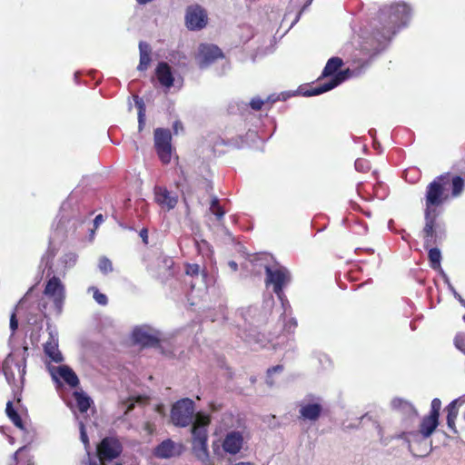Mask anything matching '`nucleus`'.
I'll list each match as a JSON object with an SVG mask.
<instances>
[{
    "instance_id": "c756f323",
    "label": "nucleus",
    "mask_w": 465,
    "mask_h": 465,
    "mask_svg": "<svg viewBox=\"0 0 465 465\" xmlns=\"http://www.w3.org/2000/svg\"><path fill=\"white\" fill-rule=\"evenodd\" d=\"M74 397L76 401V405L78 410L84 413L86 412L87 410L90 408L92 400L89 396H87L84 392L81 391H74Z\"/></svg>"
},
{
    "instance_id": "9d476101",
    "label": "nucleus",
    "mask_w": 465,
    "mask_h": 465,
    "mask_svg": "<svg viewBox=\"0 0 465 465\" xmlns=\"http://www.w3.org/2000/svg\"><path fill=\"white\" fill-rule=\"evenodd\" d=\"M394 438L403 440L408 444L409 451L413 457L422 458L428 456L432 450V441L430 438H420L408 430L402 431Z\"/></svg>"
},
{
    "instance_id": "de8ad7c7",
    "label": "nucleus",
    "mask_w": 465,
    "mask_h": 465,
    "mask_svg": "<svg viewBox=\"0 0 465 465\" xmlns=\"http://www.w3.org/2000/svg\"><path fill=\"white\" fill-rule=\"evenodd\" d=\"M297 326V321L294 319V318H292L291 320H289L287 322H285L284 324V328L288 331H292Z\"/></svg>"
},
{
    "instance_id": "a19ab883",
    "label": "nucleus",
    "mask_w": 465,
    "mask_h": 465,
    "mask_svg": "<svg viewBox=\"0 0 465 465\" xmlns=\"http://www.w3.org/2000/svg\"><path fill=\"white\" fill-rule=\"evenodd\" d=\"M454 345L461 352L465 354V333H458L454 338Z\"/></svg>"
},
{
    "instance_id": "9b49d317",
    "label": "nucleus",
    "mask_w": 465,
    "mask_h": 465,
    "mask_svg": "<svg viewBox=\"0 0 465 465\" xmlns=\"http://www.w3.org/2000/svg\"><path fill=\"white\" fill-rule=\"evenodd\" d=\"M122 451V443L115 437H105L97 445V458L102 465L118 458Z\"/></svg>"
},
{
    "instance_id": "4468645a",
    "label": "nucleus",
    "mask_w": 465,
    "mask_h": 465,
    "mask_svg": "<svg viewBox=\"0 0 465 465\" xmlns=\"http://www.w3.org/2000/svg\"><path fill=\"white\" fill-rule=\"evenodd\" d=\"M208 420L204 423L193 424L192 428L193 434V450L198 458L208 456L207 447V425Z\"/></svg>"
},
{
    "instance_id": "052dcab7",
    "label": "nucleus",
    "mask_w": 465,
    "mask_h": 465,
    "mask_svg": "<svg viewBox=\"0 0 465 465\" xmlns=\"http://www.w3.org/2000/svg\"><path fill=\"white\" fill-rule=\"evenodd\" d=\"M25 449V447H21L15 454L14 458L16 460V456L23 452V450Z\"/></svg>"
},
{
    "instance_id": "2eb2a0df",
    "label": "nucleus",
    "mask_w": 465,
    "mask_h": 465,
    "mask_svg": "<svg viewBox=\"0 0 465 465\" xmlns=\"http://www.w3.org/2000/svg\"><path fill=\"white\" fill-rule=\"evenodd\" d=\"M171 140L172 135L169 130L158 128L154 131V146L163 163H168L171 161Z\"/></svg>"
},
{
    "instance_id": "5701e85b",
    "label": "nucleus",
    "mask_w": 465,
    "mask_h": 465,
    "mask_svg": "<svg viewBox=\"0 0 465 465\" xmlns=\"http://www.w3.org/2000/svg\"><path fill=\"white\" fill-rule=\"evenodd\" d=\"M243 445V435L242 431L231 430L229 431L223 440V449L226 453L235 455L242 450Z\"/></svg>"
},
{
    "instance_id": "ddd939ff",
    "label": "nucleus",
    "mask_w": 465,
    "mask_h": 465,
    "mask_svg": "<svg viewBox=\"0 0 465 465\" xmlns=\"http://www.w3.org/2000/svg\"><path fill=\"white\" fill-rule=\"evenodd\" d=\"M185 25L191 31H198L207 25L208 15L206 10L199 5H192L185 11Z\"/></svg>"
},
{
    "instance_id": "f704fd0d",
    "label": "nucleus",
    "mask_w": 465,
    "mask_h": 465,
    "mask_svg": "<svg viewBox=\"0 0 465 465\" xmlns=\"http://www.w3.org/2000/svg\"><path fill=\"white\" fill-rule=\"evenodd\" d=\"M210 211L213 215H215L218 221H221L225 214V211L220 205L219 199L216 196H214L211 201Z\"/></svg>"
},
{
    "instance_id": "dca6fc26",
    "label": "nucleus",
    "mask_w": 465,
    "mask_h": 465,
    "mask_svg": "<svg viewBox=\"0 0 465 465\" xmlns=\"http://www.w3.org/2000/svg\"><path fill=\"white\" fill-rule=\"evenodd\" d=\"M238 318V325L241 326L242 322L243 328L247 331V325L259 326L266 322L267 312L262 313L258 307L250 306L247 308H242L236 312Z\"/></svg>"
},
{
    "instance_id": "a211bd4d",
    "label": "nucleus",
    "mask_w": 465,
    "mask_h": 465,
    "mask_svg": "<svg viewBox=\"0 0 465 465\" xmlns=\"http://www.w3.org/2000/svg\"><path fill=\"white\" fill-rule=\"evenodd\" d=\"M153 192L154 200L163 210L169 212L177 205L179 196L176 192L163 186H155Z\"/></svg>"
},
{
    "instance_id": "473e14b6",
    "label": "nucleus",
    "mask_w": 465,
    "mask_h": 465,
    "mask_svg": "<svg viewBox=\"0 0 465 465\" xmlns=\"http://www.w3.org/2000/svg\"><path fill=\"white\" fill-rule=\"evenodd\" d=\"M429 248V261L430 263V267L432 269H440V261H441V252L440 250L437 247H428Z\"/></svg>"
},
{
    "instance_id": "4be33fe9",
    "label": "nucleus",
    "mask_w": 465,
    "mask_h": 465,
    "mask_svg": "<svg viewBox=\"0 0 465 465\" xmlns=\"http://www.w3.org/2000/svg\"><path fill=\"white\" fill-rule=\"evenodd\" d=\"M153 333L148 326H138L133 331V339L135 343L143 346L156 347L159 344V339Z\"/></svg>"
},
{
    "instance_id": "39448f33",
    "label": "nucleus",
    "mask_w": 465,
    "mask_h": 465,
    "mask_svg": "<svg viewBox=\"0 0 465 465\" xmlns=\"http://www.w3.org/2000/svg\"><path fill=\"white\" fill-rule=\"evenodd\" d=\"M265 270V284L267 287L272 286L273 292L282 302V305L286 312V306L290 307L283 288L291 282L290 272L282 266L271 267L269 264H262Z\"/></svg>"
},
{
    "instance_id": "6e6d98bb",
    "label": "nucleus",
    "mask_w": 465,
    "mask_h": 465,
    "mask_svg": "<svg viewBox=\"0 0 465 465\" xmlns=\"http://www.w3.org/2000/svg\"><path fill=\"white\" fill-rule=\"evenodd\" d=\"M39 309L44 313L45 317H46V304L45 303H39Z\"/></svg>"
},
{
    "instance_id": "e433bc0d",
    "label": "nucleus",
    "mask_w": 465,
    "mask_h": 465,
    "mask_svg": "<svg viewBox=\"0 0 465 465\" xmlns=\"http://www.w3.org/2000/svg\"><path fill=\"white\" fill-rule=\"evenodd\" d=\"M283 371V365L278 364L267 370L266 383L272 387L274 385L272 375L275 373H281Z\"/></svg>"
},
{
    "instance_id": "09e8293b",
    "label": "nucleus",
    "mask_w": 465,
    "mask_h": 465,
    "mask_svg": "<svg viewBox=\"0 0 465 465\" xmlns=\"http://www.w3.org/2000/svg\"><path fill=\"white\" fill-rule=\"evenodd\" d=\"M140 237L143 239V242L147 244L148 243V232L146 229H142L139 233Z\"/></svg>"
},
{
    "instance_id": "774afa93",
    "label": "nucleus",
    "mask_w": 465,
    "mask_h": 465,
    "mask_svg": "<svg viewBox=\"0 0 465 465\" xmlns=\"http://www.w3.org/2000/svg\"><path fill=\"white\" fill-rule=\"evenodd\" d=\"M74 81L76 84H78V72L74 74Z\"/></svg>"
},
{
    "instance_id": "37998d69",
    "label": "nucleus",
    "mask_w": 465,
    "mask_h": 465,
    "mask_svg": "<svg viewBox=\"0 0 465 465\" xmlns=\"http://www.w3.org/2000/svg\"><path fill=\"white\" fill-rule=\"evenodd\" d=\"M355 169L358 172L365 173L370 169V163L365 159H357L354 163Z\"/></svg>"
},
{
    "instance_id": "f8f14e48",
    "label": "nucleus",
    "mask_w": 465,
    "mask_h": 465,
    "mask_svg": "<svg viewBox=\"0 0 465 465\" xmlns=\"http://www.w3.org/2000/svg\"><path fill=\"white\" fill-rule=\"evenodd\" d=\"M299 407V419L312 422L319 420L323 410L320 399L314 398L312 395L301 401Z\"/></svg>"
},
{
    "instance_id": "20e7f679",
    "label": "nucleus",
    "mask_w": 465,
    "mask_h": 465,
    "mask_svg": "<svg viewBox=\"0 0 465 465\" xmlns=\"http://www.w3.org/2000/svg\"><path fill=\"white\" fill-rule=\"evenodd\" d=\"M28 357V347L24 345L22 349H14L7 355L3 363V372L6 381L12 385L15 381V372L23 382L26 373V359Z\"/></svg>"
},
{
    "instance_id": "680f3d73",
    "label": "nucleus",
    "mask_w": 465,
    "mask_h": 465,
    "mask_svg": "<svg viewBox=\"0 0 465 465\" xmlns=\"http://www.w3.org/2000/svg\"><path fill=\"white\" fill-rule=\"evenodd\" d=\"M435 270L439 272V273L440 274L442 279L444 278V275H447L441 267H440V269H435Z\"/></svg>"
},
{
    "instance_id": "7ed1b4c3",
    "label": "nucleus",
    "mask_w": 465,
    "mask_h": 465,
    "mask_svg": "<svg viewBox=\"0 0 465 465\" xmlns=\"http://www.w3.org/2000/svg\"><path fill=\"white\" fill-rule=\"evenodd\" d=\"M56 250L51 244L42 256L40 266H45L47 275L54 273L64 277L67 271L74 267L77 262L78 255L74 252H67L54 260Z\"/></svg>"
},
{
    "instance_id": "f257e3e1",
    "label": "nucleus",
    "mask_w": 465,
    "mask_h": 465,
    "mask_svg": "<svg viewBox=\"0 0 465 465\" xmlns=\"http://www.w3.org/2000/svg\"><path fill=\"white\" fill-rule=\"evenodd\" d=\"M410 18L411 7L405 3L383 5L371 22L370 32L362 38V50L366 54H380L398 30L407 25Z\"/></svg>"
},
{
    "instance_id": "2f4dec72",
    "label": "nucleus",
    "mask_w": 465,
    "mask_h": 465,
    "mask_svg": "<svg viewBox=\"0 0 465 465\" xmlns=\"http://www.w3.org/2000/svg\"><path fill=\"white\" fill-rule=\"evenodd\" d=\"M195 245L199 254H201L204 258H208L210 260L213 259V246L207 241H196Z\"/></svg>"
},
{
    "instance_id": "423d86ee",
    "label": "nucleus",
    "mask_w": 465,
    "mask_h": 465,
    "mask_svg": "<svg viewBox=\"0 0 465 465\" xmlns=\"http://www.w3.org/2000/svg\"><path fill=\"white\" fill-rule=\"evenodd\" d=\"M450 175L449 173L437 176L430 182L426 188L425 193V207L440 209L446 200L448 194L445 193L446 186L450 183Z\"/></svg>"
},
{
    "instance_id": "a18cd8bd",
    "label": "nucleus",
    "mask_w": 465,
    "mask_h": 465,
    "mask_svg": "<svg viewBox=\"0 0 465 465\" xmlns=\"http://www.w3.org/2000/svg\"><path fill=\"white\" fill-rule=\"evenodd\" d=\"M265 101L262 100V98L260 97H253L250 103H249V105L250 107L254 110V111H258L262 108V106L264 104Z\"/></svg>"
},
{
    "instance_id": "c03bdc74",
    "label": "nucleus",
    "mask_w": 465,
    "mask_h": 465,
    "mask_svg": "<svg viewBox=\"0 0 465 465\" xmlns=\"http://www.w3.org/2000/svg\"><path fill=\"white\" fill-rule=\"evenodd\" d=\"M17 328H18V321H17L15 312H13L10 316V330L12 331L10 339H9L10 343H11L12 338L14 337L15 331L17 330Z\"/></svg>"
},
{
    "instance_id": "338daca9",
    "label": "nucleus",
    "mask_w": 465,
    "mask_h": 465,
    "mask_svg": "<svg viewBox=\"0 0 465 465\" xmlns=\"http://www.w3.org/2000/svg\"><path fill=\"white\" fill-rule=\"evenodd\" d=\"M277 100V98L273 97V95H271V96H268L267 98V101L268 102H275Z\"/></svg>"
},
{
    "instance_id": "0e129e2a",
    "label": "nucleus",
    "mask_w": 465,
    "mask_h": 465,
    "mask_svg": "<svg viewBox=\"0 0 465 465\" xmlns=\"http://www.w3.org/2000/svg\"><path fill=\"white\" fill-rule=\"evenodd\" d=\"M134 403H131V404L127 407V409L125 410L124 413L126 414V413H128L129 411H131L134 409Z\"/></svg>"
},
{
    "instance_id": "72a5a7b5",
    "label": "nucleus",
    "mask_w": 465,
    "mask_h": 465,
    "mask_svg": "<svg viewBox=\"0 0 465 465\" xmlns=\"http://www.w3.org/2000/svg\"><path fill=\"white\" fill-rule=\"evenodd\" d=\"M464 188V180L462 177L456 175L451 179V196L456 198L460 196Z\"/></svg>"
},
{
    "instance_id": "e2e57ef3",
    "label": "nucleus",
    "mask_w": 465,
    "mask_h": 465,
    "mask_svg": "<svg viewBox=\"0 0 465 465\" xmlns=\"http://www.w3.org/2000/svg\"><path fill=\"white\" fill-rule=\"evenodd\" d=\"M435 270L439 272V273L440 274L442 279L444 278V275H447L441 267H440V269H435Z\"/></svg>"
},
{
    "instance_id": "1a4fd4ad",
    "label": "nucleus",
    "mask_w": 465,
    "mask_h": 465,
    "mask_svg": "<svg viewBox=\"0 0 465 465\" xmlns=\"http://www.w3.org/2000/svg\"><path fill=\"white\" fill-rule=\"evenodd\" d=\"M440 214V209L426 207L424 209L425 224L422 230V234L425 248L437 243L438 232L440 230V224L438 218Z\"/></svg>"
},
{
    "instance_id": "603ef678",
    "label": "nucleus",
    "mask_w": 465,
    "mask_h": 465,
    "mask_svg": "<svg viewBox=\"0 0 465 465\" xmlns=\"http://www.w3.org/2000/svg\"><path fill=\"white\" fill-rule=\"evenodd\" d=\"M228 266L231 268L232 271L236 272L238 270V264L234 261H229Z\"/></svg>"
},
{
    "instance_id": "b1692460",
    "label": "nucleus",
    "mask_w": 465,
    "mask_h": 465,
    "mask_svg": "<svg viewBox=\"0 0 465 465\" xmlns=\"http://www.w3.org/2000/svg\"><path fill=\"white\" fill-rule=\"evenodd\" d=\"M391 408L398 411L406 420L412 422L418 418V411L413 404L401 398H394L391 402Z\"/></svg>"
},
{
    "instance_id": "58836bf2",
    "label": "nucleus",
    "mask_w": 465,
    "mask_h": 465,
    "mask_svg": "<svg viewBox=\"0 0 465 465\" xmlns=\"http://www.w3.org/2000/svg\"><path fill=\"white\" fill-rule=\"evenodd\" d=\"M98 267L104 274H107L114 270L113 263L107 257L100 258Z\"/></svg>"
},
{
    "instance_id": "49530a36",
    "label": "nucleus",
    "mask_w": 465,
    "mask_h": 465,
    "mask_svg": "<svg viewBox=\"0 0 465 465\" xmlns=\"http://www.w3.org/2000/svg\"><path fill=\"white\" fill-rule=\"evenodd\" d=\"M86 453H87V458L83 460V464H84V465H102L100 463L99 459L96 460L94 457H93L91 452L89 451V450H86Z\"/></svg>"
},
{
    "instance_id": "bb28decb",
    "label": "nucleus",
    "mask_w": 465,
    "mask_h": 465,
    "mask_svg": "<svg viewBox=\"0 0 465 465\" xmlns=\"http://www.w3.org/2000/svg\"><path fill=\"white\" fill-rule=\"evenodd\" d=\"M156 76L159 83L166 88L173 85V75L170 65L165 62H160L155 70Z\"/></svg>"
},
{
    "instance_id": "a878e982",
    "label": "nucleus",
    "mask_w": 465,
    "mask_h": 465,
    "mask_svg": "<svg viewBox=\"0 0 465 465\" xmlns=\"http://www.w3.org/2000/svg\"><path fill=\"white\" fill-rule=\"evenodd\" d=\"M438 425L439 419L426 415L420 420V429L418 430H409V432L415 433L420 438H430Z\"/></svg>"
},
{
    "instance_id": "aec40b11",
    "label": "nucleus",
    "mask_w": 465,
    "mask_h": 465,
    "mask_svg": "<svg viewBox=\"0 0 465 465\" xmlns=\"http://www.w3.org/2000/svg\"><path fill=\"white\" fill-rule=\"evenodd\" d=\"M50 341L44 345L45 353L54 362L60 363L64 361V357L58 349V332L50 325L47 326Z\"/></svg>"
},
{
    "instance_id": "f03ea898",
    "label": "nucleus",
    "mask_w": 465,
    "mask_h": 465,
    "mask_svg": "<svg viewBox=\"0 0 465 465\" xmlns=\"http://www.w3.org/2000/svg\"><path fill=\"white\" fill-rule=\"evenodd\" d=\"M375 56L376 55L373 54L372 52H370V54H366V51L362 50L361 43L359 54L355 55L352 59L351 68H347L338 72V70L343 64L342 59L337 56L330 58L322 70V77L331 76V78L323 84H319L315 87L307 89L303 93V95L310 97L322 94L325 92L332 90L351 77L359 76L366 70Z\"/></svg>"
},
{
    "instance_id": "864d4df0",
    "label": "nucleus",
    "mask_w": 465,
    "mask_h": 465,
    "mask_svg": "<svg viewBox=\"0 0 465 465\" xmlns=\"http://www.w3.org/2000/svg\"><path fill=\"white\" fill-rule=\"evenodd\" d=\"M400 233H401V239H402L403 241H405V242H409V239H410V237H411V236H410V234H409V233H407V232H405V230H401V231L400 232Z\"/></svg>"
},
{
    "instance_id": "c9c22d12",
    "label": "nucleus",
    "mask_w": 465,
    "mask_h": 465,
    "mask_svg": "<svg viewBox=\"0 0 465 465\" xmlns=\"http://www.w3.org/2000/svg\"><path fill=\"white\" fill-rule=\"evenodd\" d=\"M135 105L138 108V124L139 129L142 130L144 124V117H145V104L142 98L139 96L134 97Z\"/></svg>"
},
{
    "instance_id": "69168bd1",
    "label": "nucleus",
    "mask_w": 465,
    "mask_h": 465,
    "mask_svg": "<svg viewBox=\"0 0 465 465\" xmlns=\"http://www.w3.org/2000/svg\"><path fill=\"white\" fill-rule=\"evenodd\" d=\"M443 281L444 282L448 285L450 283V278L448 275H444V278H443Z\"/></svg>"
},
{
    "instance_id": "6e6552de",
    "label": "nucleus",
    "mask_w": 465,
    "mask_h": 465,
    "mask_svg": "<svg viewBox=\"0 0 465 465\" xmlns=\"http://www.w3.org/2000/svg\"><path fill=\"white\" fill-rule=\"evenodd\" d=\"M194 416V402L188 398L177 401L171 410V420L176 427L189 426Z\"/></svg>"
},
{
    "instance_id": "412c9836",
    "label": "nucleus",
    "mask_w": 465,
    "mask_h": 465,
    "mask_svg": "<svg viewBox=\"0 0 465 465\" xmlns=\"http://www.w3.org/2000/svg\"><path fill=\"white\" fill-rule=\"evenodd\" d=\"M183 446L167 439L158 444L153 450V455L159 459H171L182 453Z\"/></svg>"
},
{
    "instance_id": "6ab92c4d",
    "label": "nucleus",
    "mask_w": 465,
    "mask_h": 465,
    "mask_svg": "<svg viewBox=\"0 0 465 465\" xmlns=\"http://www.w3.org/2000/svg\"><path fill=\"white\" fill-rule=\"evenodd\" d=\"M53 380L60 383L59 378L62 379L71 388H75L79 385V379L76 373L67 365H60L50 369Z\"/></svg>"
},
{
    "instance_id": "bf43d9fd",
    "label": "nucleus",
    "mask_w": 465,
    "mask_h": 465,
    "mask_svg": "<svg viewBox=\"0 0 465 465\" xmlns=\"http://www.w3.org/2000/svg\"><path fill=\"white\" fill-rule=\"evenodd\" d=\"M455 298L460 302L462 306L465 307V300L459 294V296H455Z\"/></svg>"
},
{
    "instance_id": "3c124183",
    "label": "nucleus",
    "mask_w": 465,
    "mask_h": 465,
    "mask_svg": "<svg viewBox=\"0 0 465 465\" xmlns=\"http://www.w3.org/2000/svg\"><path fill=\"white\" fill-rule=\"evenodd\" d=\"M104 221V218H103V215L102 214H98L95 216L94 220V224L95 227H98L99 224H101Z\"/></svg>"
},
{
    "instance_id": "c85d7f7f",
    "label": "nucleus",
    "mask_w": 465,
    "mask_h": 465,
    "mask_svg": "<svg viewBox=\"0 0 465 465\" xmlns=\"http://www.w3.org/2000/svg\"><path fill=\"white\" fill-rule=\"evenodd\" d=\"M139 51H140V62L137 66V69L139 71H145L148 68V65L151 62L150 53H151V47L150 45L141 41L139 43Z\"/></svg>"
},
{
    "instance_id": "13d9d810",
    "label": "nucleus",
    "mask_w": 465,
    "mask_h": 465,
    "mask_svg": "<svg viewBox=\"0 0 465 465\" xmlns=\"http://www.w3.org/2000/svg\"><path fill=\"white\" fill-rule=\"evenodd\" d=\"M379 435L381 436V441L382 444L387 445V441L383 440L382 429L379 427Z\"/></svg>"
},
{
    "instance_id": "79ce46f5",
    "label": "nucleus",
    "mask_w": 465,
    "mask_h": 465,
    "mask_svg": "<svg viewBox=\"0 0 465 465\" xmlns=\"http://www.w3.org/2000/svg\"><path fill=\"white\" fill-rule=\"evenodd\" d=\"M79 430H80V440L84 445L85 450H89V438L87 436L85 427L83 421H79Z\"/></svg>"
},
{
    "instance_id": "393cba45",
    "label": "nucleus",
    "mask_w": 465,
    "mask_h": 465,
    "mask_svg": "<svg viewBox=\"0 0 465 465\" xmlns=\"http://www.w3.org/2000/svg\"><path fill=\"white\" fill-rule=\"evenodd\" d=\"M185 272L187 275L195 278V282H192V288H194L197 283H201L203 288L208 287V273L204 269H202L197 263H187L185 265Z\"/></svg>"
},
{
    "instance_id": "4d7b16f0",
    "label": "nucleus",
    "mask_w": 465,
    "mask_h": 465,
    "mask_svg": "<svg viewBox=\"0 0 465 465\" xmlns=\"http://www.w3.org/2000/svg\"><path fill=\"white\" fill-rule=\"evenodd\" d=\"M179 127L182 128V124L180 122H175L174 124H173V128H174L175 134L178 133Z\"/></svg>"
},
{
    "instance_id": "f3484780",
    "label": "nucleus",
    "mask_w": 465,
    "mask_h": 465,
    "mask_svg": "<svg viewBox=\"0 0 465 465\" xmlns=\"http://www.w3.org/2000/svg\"><path fill=\"white\" fill-rule=\"evenodd\" d=\"M223 57L222 50L215 45L202 44L198 48L196 59L199 66L203 69L208 67L218 58Z\"/></svg>"
},
{
    "instance_id": "5fc2aeb1",
    "label": "nucleus",
    "mask_w": 465,
    "mask_h": 465,
    "mask_svg": "<svg viewBox=\"0 0 465 465\" xmlns=\"http://www.w3.org/2000/svg\"><path fill=\"white\" fill-rule=\"evenodd\" d=\"M448 289L452 292V294L455 296H459V293L457 292V291L455 290V288L453 287V285L451 283L448 284Z\"/></svg>"
},
{
    "instance_id": "7c9ffc66",
    "label": "nucleus",
    "mask_w": 465,
    "mask_h": 465,
    "mask_svg": "<svg viewBox=\"0 0 465 465\" xmlns=\"http://www.w3.org/2000/svg\"><path fill=\"white\" fill-rule=\"evenodd\" d=\"M5 412L7 417L13 421V423L19 429L24 430L22 419L18 412L15 410L13 402L8 401L6 403Z\"/></svg>"
},
{
    "instance_id": "cd10ccee",
    "label": "nucleus",
    "mask_w": 465,
    "mask_h": 465,
    "mask_svg": "<svg viewBox=\"0 0 465 465\" xmlns=\"http://www.w3.org/2000/svg\"><path fill=\"white\" fill-rule=\"evenodd\" d=\"M80 211L76 192H72L68 198L62 203L61 212L64 213L63 218L69 219L76 217L75 212Z\"/></svg>"
},
{
    "instance_id": "ea45409f",
    "label": "nucleus",
    "mask_w": 465,
    "mask_h": 465,
    "mask_svg": "<svg viewBox=\"0 0 465 465\" xmlns=\"http://www.w3.org/2000/svg\"><path fill=\"white\" fill-rule=\"evenodd\" d=\"M441 409V401L440 399L438 398H434L432 401H431V404H430V413L428 414L429 416H432L436 419H439L440 418V411Z\"/></svg>"
},
{
    "instance_id": "0eeeda50",
    "label": "nucleus",
    "mask_w": 465,
    "mask_h": 465,
    "mask_svg": "<svg viewBox=\"0 0 465 465\" xmlns=\"http://www.w3.org/2000/svg\"><path fill=\"white\" fill-rule=\"evenodd\" d=\"M46 277L49 279L46 282L44 294L52 301V309L55 315L59 316L63 312L65 300V287L60 279L62 276L52 273L46 274Z\"/></svg>"
},
{
    "instance_id": "4c0bfd02",
    "label": "nucleus",
    "mask_w": 465,
    "mask_h": 465,
    "mask_svg": "<svg viewBox=\"0 0 465 465\" xmlns=\"http://www.w3.org/2000/svg\"><path fill=\"white\" fill-rule=\"evenodd\" d=\"M89 292H93L94 293V301L100 304V305H106L108 303V299H107V296L102 292H99V290L95 287H90L88 289Z\"/></svg>"
},
{
    "instance_id": "8fccbe9b",
    "label": "nucleus",
    "mask_w": 465,
    "mask_h": 465,
    "mask_svg": "<svg viewBox=\"0 0 465 465\" xmlns=\"http://www.w3.org/2000/svg\"><path fill=\"white\" fill-rule=\"evenodd\" d=\"M264 302L270 311L274 304L273 296L270 294L269 297L264 301Z\"/></svg>"
}]
</instances>
